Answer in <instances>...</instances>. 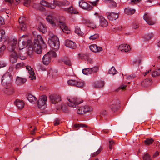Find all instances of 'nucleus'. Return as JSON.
Returning a JSON list of instances; mask_svg holds the SVG:
<instances>
[{
	"label": "nucleus",
	"mask_w": 160,
	"mask_h": 160,
	"mask_svg": "<svg viewBox=\"0 0 160 160\" xmlns=\"http://www.w3.org/2000/svg\"><path fill=\"white\" fill-rule=\"evenodd\" d=\"M17 40L13 39L10 40L9 43L8 48L10 53V61L12 63L16 62L18 58V55L17 52L18 48L17 47Z\"/></svg>",
	"instance_id": "obj_1"
},
{
	"label": "nucleus",
	"mask_w": 160,
	"mask_h": 160,
	"mask_svg": "<svg viewBox=\"0 0 160 160\" xmlns=\"http://www.w3.org/2000/svg\"><path fill=\"white\" fill-rule=\"evenodd\" d=\"M11 77L8 73L4 75L2 78V84L3 87V92L8 95H11L13 92V89L11 83Z\"/></svg>",
	"instance_id": "obj_2"
},
{
	"label": "nucleus",
	"mask_w": 160,
	"mask_h": 160,
	"mask_svg": "<svg viewBox=\"0 0 160 160\" xmlns=\"http://www.w3.org/2000/svg\"><path fill=\"white\" fill-rule=\"evenodd\" d=\"M47 21L53 26H55L56 24H59L60 28L64 33L68 34L70 31L63 22L56 18L54 15H48L46 18Z\"/></svg>",
	"instance_id": "obj_3"
},
{
	"label": "nucleus",
	"mask_w": 160,
	"mask_h": 160,
	"mask_svg": "<svg viewBox=\"0 0 160 160\" xmlns=\"http://www.w3.org/2000/svg\"><path fill=\"white\" fill-rule=\"evenodd\" d=\"M42 44H44V42L42 37L39 35L37 36V39L34 41V43L32 47H31L28 51V53L31 54L32 53V51L35 52L39 54L41 52V45Z\"/></svg>",
	"instance_id": "obj_4"
},
{
	"label": "nucleus",
	"mask_w": 160,
	"mask_h": 160,
	"mask_svg": "<svg viewBox=\"0 0 160 160\" xmlns=\"http://www.w3.org/2000/svg\"><path fill=\"white\" fill-rule=\"evenodd\" d=\"M48 43L50 47L53 49L57 51L59 48L60 43L58 38L54 35L52 32H49L48 34Z\"/></svg>",
	"instance_id": "obj_5"
},
{
	"label": "nucleus",
	"mask_w": 160,
	"mask_h": 160,
	"mask_svg": "<svg viewBox=\"0 0 160 160\" xmlns=\"http://www.w3.org/2000/svg\"><path fill=\"white\" fill-rule=\"evenodd\" d=\"M68 101V105L71 107L76 108L78 105L82 102V101L80 98H78L75 96H71L67 98Z\"/></svg>",
	"instance_id": "obj_6"
},
{
	"label": "nucleus",
	"mask_w": 160,
	"mask_h": 160,
	"mask_svg": "<svg viewBox=\"0 0 160 160\" xmlns=\"http://www.w3.org/2000/svg\"><path fill=\"white\" fill-rule=\"evenodd\" d=\"M30 41H28V36L24 35L20 37L18 40V47L19 50H21L27 47Z\"/></svg>",
	"instance_id": "obj_7"
},
{
	"label": "nucleus",
	"mask_w": 160,
	"mask_h": 160,
	"mask_svg": "<svg viewBox=\"0 0 160 160\" xmlns=\"http://www.w3.org/2000/svg\"><path fill=\"white\" fill-rule=\"evenodd\" d=\"M56 53L53 51H50L47 52L43 57L42 62L45 65H48L51 62L52 57H55Z\"/></svg>",
	"instance_id": "obj_8"
},
{
	"label": "nucleus",
	"mask_w": 160,
	"mask_h": 160,
	"mask_svg": "<svg viewBox=\"0 0 160 160\" xmlns=\"http://www.w3.org/2000/svg\"><path fill=\"white\" fill-rule=\"evenodd\" d=\"M93 110L92 108L88 105H85L80 107L77 110V113L80 115H83L88 112H90Z\"/></svg>",
	"instance_id": "obj_9"
},
{
	"label": "nucleus",
	"mask_w": 160,
	"mask_h": 160,
	"mask_svg": "<svg viewBox=\"0 0 160 160\" xmlns=\"http://www.w3.org/2000/svg\"><path fill=\"white\" fill-rule=\"evenodd\" d=\"M67 83L69 85L79 88L82 87L84 85V83L83 81L73 79L68 80Z\"/></svg>",
	"instance_id": "obj_10"
},
{
	"label": "nucleus",
	"mask_w": 160,
	"mask_h": 160,
	"mask_svg": "<svg viewBox=\"0 0 160 160\" xmlns=\"http://www.w3.org/2000/svg\"><path fill=\"white\" fill-rule=\"evenodd\" d=\"M47 101V97L45 95L41 97L38 102V108L41 109H44L46 107V102Z\"/></svg>",
	"instance_id": "obj_11"
},
{
	"label": "nucleus",
	"mask_w": 160,
	"mask_h": 160,
	"mask_svg": "<svg viewBox=\"0 0 160 160\" xmlns=\"http://www.w3.org/2000/svg\"><path fill=\"white\" fill-rule=\"evenodd\" d=\"M120 101L118 99H114L111 102L110 108L112 112H115L120 107Z\"/></svg>",
	"instance_id": "obj_12"
},
{
	"label": "nucleus",
	"mask_w": 160,
	"mask_h": 160,
	"mask_svg": "<svg viewBox=\"0 0 160 160\" xmlns=\"http://www.w3.org/2000/svg\"><path fill=\"white\" fill-rule=\"evenodd\" d=\"M79 5L81 8L85 10L89 11L92 9V6L83 0H80L79 1Z\"/></svg>",
	"instance_id": "obj_13"
},
{
	"label": "nucleus",
	"mask_w": 160,
	"mask_h": 160,
	"mask_svg": "<svg viewBox=\"0 0 160 160\" xmlns=\"http://www.w3.org/2000/svg\"><path fill=\"white\" fill-rule=\"evenodd\" d=\"M49 98L51 102L54 104H55L57 102L61 100L60 96L58 94L51 95H50Z\"/></svg>",
	"instance_id": "obj_14"
},
{
	"label": "nucleus",
	"mask_w": 160,
	"mask_h": 160,
	"mask_svg": "<svg viewBox=\"0 0 160 160\" xmlns=\"http://www.w3.org/2000/svg\"><path fill=\"white\" fill-rule=\"evenodd\" d=\"M82 23L86 24L88 26L92 28H94L96 27V25L94 22L90 20L83 18L82 20Z\"/></svg>",
	"instance_id": "obj_15"
},
{
	"label": "nucleus",
	"mask_w": 160,
	"mask_h": 160,
	"mask_svg": "<svg viewBox=\"0 0 160 160\" xmlns=\"http://www.w3.org/2000/svg\"><path fill=\"white\" fill-rule=\"evenodd\" d=\"M143 18L147 23L149 25H152L155 23V21L152 20L151 16L148 14H145L143 17Z\"/></svg>",
	"instance_id": "obj_16"
},
{
	"label": "nucleus",
	"mask_w": 160,
	"mask_h": 160,
	"mask_svg": "<svg viewBox=\"0 0 160 160\" xmlns=\"http://www.w3.org/2000/svg\"><path fill=\"white\" fill-rule=\"evenodd\" d=\"M27 70L28 71V73H29L30 75L29 77L31 78V79L33 80L36 79V76H34L35 73L30 66H25Z\"/></svg>",
	"instance_id": "obj_17"
},
{
	"label": "nucleus",
	"mask_w": 160,
	"mask_h": 160,
	"mask_svg": "<svg viewBox=\"0 0 160 160\" xmlns=\"http://www.w3.org/2000/svg\"><path fill=\"white\" fill-rule=\"evenodd\" d=\"M14 103L19 109H22L24 106V102L23 100H22L16 99L14 102Z\"/></svg>",
	"instance_id": "obj_18"
},
{
	"label": "nucleus",
	"mask_w": 160,
	"mask_h": 160,
	"mask_svg": "<svg viewBox=\"0 0 160 160\" xmlns=\"http://www.w3.org/2000/svg\"><path fill=\"white\" fill-rule=\"evenodd\" d=\"M65 45L66 47L72 49H76L77 47L76 44L75 42L69 40H66Z\"/></svg>",
	"instance_id": "obj_19"
},
{
	"label": "nucleus",
	"mask_w": 160,
	"mask_h": 160,
	"mask_svg": "<svg viewBox=\"0 0 160 160\" xmlns=\"http://www.w3.org/2000/svg\"><path fill=\"white\" fill-rule=\"evenodd\" d=\"M40 3L43 6L49 8L51 9H54L56 7V5L54 3H49L45 0H42L40 1Z\"/></svg>",
	"instance_id": "obj_20"
},
{
	"label": "nucleus",
	"mask_w": 160,
	"mask_h": 160,
	"mask_svg": "<svg viewBox=\"0 0 160 160\" xmlns=\"http://www.w3.org/2000/svg\"><path fill=\"white\" fill-rule=\"evenodd\" d=\"M90 50L94 52H99L102 50V48L98 46L96 44H92L90 46Z\"/></svg>",
	"instance_id": "obj_21"
},
{
	"label": "nucleus",
	"mask_w": 160,
	"mask_h": 160,
	"mask_svg": "<svg viewBox=\"0 0 160 160\" xmlns=\"http://www.w3.org/2000/svg\"><path fill=\"white\" fill-rule=\"evenodd\" d=\"M118 17V13H115L113 12L108 13V14L107 18L111 21L115 20L117 19Z\"/></svg>",
	"instance_id": "obj_22"
},
{
	"label": "nucleus",
	"mask_w": 160,
	"mask_h": 160,
	"mask_svg": "<svg viewBox=\"0 0 160 160\" xmlns=\"http://www.w3.org/2000/svg\"><path fill=\"white\" fill-rule=\"evenodd\" d=\"M129 45L127 44H121L119 46L118 49L121 51H123L125 52H128L130 49Z\"/></svg>",
	"instance_id": "obj_23"
},
{
	"label": "nucleus",
	"mask_w": 160,
	"mask_h": 160,
	"mask_svg": "<svg viewBox=\"0 0 160 160\" xmlns=\"http://www.w3.org/2000/svg\"><path fill=\"white\" fill-rule=\"evenodd\" d=\"M99 18L100 19V25L103 27H107L108 24V22L106 20H105L103 17L101 16H99Z\"/></svg>",
	"instance_id": "obj_24"
},
{
	"label": "nucleus",
	"mask_w": 160,
	"mask_h": 160,
	"mask_svg": "<svg viewBox=\"0 0 160 160\" xmlns=\"http://www.w3.org/2000/svg\"><path fill=\"white\" fill-rule=\"evenodd\" d=\"M27 81L25 78H22L17 77L16 79V83L18 85H21L25 83Z\"/></svg>",
	"instance_id": "obj_25"
},
{
	"label": "nucleus",
	"mask_w": 160,
	"mask_h": 160,
	"mask_svg": "<svg viewBox=\"0 0 160 160\" xmlns=\"http://www.w3.org/2000/svg\"><path fill=\"white\" fill-rule=\"evenodd\" d=\"M24 19L23 17H21L19 19V22L20 24V27L21 30L24 31L26 30V25L24 23V21L23 20Z\"/></svg>",
	"instance_id": "obj_26"
},
{
	"label": "nucleus",
	"mask_w": 160,
	"mask_h": 160,
	"mask_svg": "<svg viewBox=\"0 0 160 160\" xmlns=\"http://www.w3.org/2000/svg\"><path fill=\"white\" fill-rule=\"evenodd\" d=\"M64 10L71 14H77L78 13V12L72 6H71L68 8H65Z\"/></svg>",
	"instance_id": "obj_27"
},
{
	"label": "nucleus",
	"mask_w": 160,
	"mask_h": 160,
	"mask_svg": "<svg viewBox=\"0 0 160 160\" xmlns=\"http://www.w3.org/2000/svg\"><path fill=\"white\" fill-rule=\"evenodd\" d=\"M105 84L104 82L102 81H99L96 82L94 85L93 87L95 88H99L101 87H103Z\"/></svg>",
	"instance_id": "obj_28"
},
{
	"label": "nucleus",
	"mask_w": 160,
	"mask_h": 160,
	"mask_svg": "<svg viewBox=\"0 0 160 160\" xmlns=\"http://www.w3.org/2000/svg\"><path fill=\"white\" fill-rule=\"evenodd\" d=\"M100 117L101 119H106V116L108 115V112L105 110H102L100 112Z\"/></svg>",
	"instance_id": "obj_29"
},
{
	"label": "nucleus",
	"mask_w": 160,
	"mask_h": 160,
	"mask_svg": "<svg viewBox=\"0 0 160 160\" xmlns=\"http://www.w3.org/2000/svg\"><path fill=\"white\" fill-rule=\"evenodd\" d=\"M27 98L28 100L32 103H34L37 100L36 98L31 94H29Z\"/></svg>",
	"instance_id": "obj_30"
},
{
	"label": "nucleus",
	"mask_w": 160,
	"mask_h": 160,
	"mask_svg": "<svg viewBox=\"0 0 160 160\" xmlns=\"http://www.w3.org/2000/svg\"><path fill=\"white\" fill-rule=\"evenodd\" d=\"M82 72L83 74L88 75V74L92 73V68H88L83 69L82 70Z\"/></svg>",
	"instance_id": "obj_31"
},
{
	"label": "nucleus",
	"mask_w": 160,
	"mask_h": 160,
	"mask_svg": "<svg viewBox=\"0 0 160 160\" xmlns=\"http://www.w3.org/2000/svg\"><path fill=\"white\" fill-rule=\"evenodd\" d=\"M38 28L40 31L43 33H45L47 31L46 28L44 25L40 23L39 25Z\"/></svg>",
	"instance_id": "obj_32"
},
{
	"label": "nucleus",
	"mask_w": 160,
	"mask_h": 160,
	"mask_svg": "<svg viewBox=\"0 0 160 160\" xmlns=\"http://www.w3.org/2000/svg\"><path fill=\"white\" fill-rule=\"evenodd\" d=\"M135 12V9H131L129 8H126L125 9V12L128 15H132Z\"/></svg>",
	"instance_id": "obj_33"
},
{
	"label": "nucleus",
	"mask_w": 160,
	"mask_h": 160,
	"mask_svg": "<svg viewBox=\"0 0 160 160\" xmlns=\"http://www.w3.org/2000/svg\"><path fill=\"white\" fill-rule=\"evenodd\" d=\"M60 108L63 112H68V109L67 107L64 104H62L61 107L58 108V109H59Z\"/></svg>",
	"instance_id": "obj_34"
},
{
	"label": "nucleus",
	"mask_w": 160,
	"mask_h": 160,
	"mask_svg": "<svg viewBox=\"0 0 160 160\" xmlns=\"http://www.w3.org/2000/svg\"><path fill=\"white\" fill-rule=\"evenodd\" d=\"M75 32L79 36H82L83 35V33L81 32L80 28L78 27L75 28Z\"/></svg>",
	"instance_id": "obj_35"
},
{
	"label": "nucleus",
	"mask_w": 160,
	"mask_h": 160,
	"mask_svg": "<svg viewBox=\"0 0 160 160\" xmlns=\"http://www.w3.org/2000/svg\"><path fill=\"white\" fill-rule=\"evenodd\" d=\"M25 65L24 63L22 62L17 63L15 67V68L16 69H19L20 68H23L25 67Z\"/></svg>",
	"instance_id": "obj_36"
},
{
	"label": "nucleus",
	"mask_w": 160,
	"mask_h": 160,
	"mask_svg": "<svg viewBox=\"0 0 160 160\" xmlns=\"http://www.w3.org/2000/svg\"><path fill=\"white\" fill-rule=\"evenodd\" d=\"M103 149L102 147H100L99 149L96 152H93L91 154V156L92 157H95Z\"/></svg>",
	"instance_id": "obj_37"
},
{
	"label": "nucleus",
	"mask_w": 160,
	"mask_h": 160,
	"mask_svg": "<svg viewBox=\"0 0 160 160\" xmlns=\"http://www.w3.org/2000/svg\"><path fill=\"white\" fill-rule=\"evenodd\" d=\"M150 83V81L148 79H145L144 81L142 82L141 85L142 86H144V87L147 86V85H149Z\"/></svg>",
	"instance_id": "obj_38"
},
{
	"label": "nucleus",
	"mask_w": 160,
	"mask_h": 160,
	"mask_svg": "<svg viewBox=\"0 0 160 160\" xmlns=\"http://www.w3.org/2000/svg\"><path fill=\"white\" fill-rule=\"evenodd\" d=\"M99 37V35L98 34L96 33L94 34L91 36L89 38V39L92 41L95 40L98 38Z\"/></svg>",
	"instance_id": "obj_39"
},
{
	"label": "nucleus",
	"mask_w": 160,
	"mask_h": 160,
	"mask_svg": "<svg viewBox=\"0 0 160 160\" xmlns=\"http://www.w3.org/2000/svg\"><path fill=\"white\" fill-rule=\"evenodd\" d=\"M154 142V140L152 138H147L145 140V143L146 145H149L152 144Z\"/></svg>",
	"instance_id": "obj_40"
},
{
	"label": "nucleus",
	"mask_w": 160,
	"mask_h": 160,
	"mask_svg": "<svg viewBox=\"0 0 160 160\" xmlns=\"http://www.w3.org/2000/svg\"><path fill=\"white\" fill-rule=\"evenodd\" d=\"M63 62L65 64L69 66L71 65V62L70 61V60L67 58H66L63 59Z\"/></svg>",
	"instance_id": "obj_41"
},
{
	"label": "nucleus",
	"mask_w": 160,
	"mask_h": 160,
	"mask_svg": "<svg viewBox=\"0 0 160 160\" xmlns=\"http://www.w3.org/2000/svg\"><path fill=\"white\" fill-rule=\"evenodd\" d=\"M160 75V68L152 72V76L153 77Z\"/></svg>",
	"instance_id": "obj_42"
},
{
	"label": "nucleus",
	"mask_w": 160,
	"mask_h": 160,
	"mask_svg": "<svg viewBox=\"0 0 160 160\" xmlns=\"http://www.w3.org/2000/svg\"><path fill=\"white\" fill-rule=\"evenodd\" d=\"M153 36V34L152 33H150L145 35L144 36V38L146 40H150Z\"/></svg>",
	"instance_id": "obj_43"
},
{
	"label": "nucleus",
	"mask_w": 160,
	"mask_h": 160,
	"mask_svg": "<svg viewBox=\"0 0 160 160\" xmlns=\"http://www.w3.org/2000/svg\"><path fill=\"white\" fill-rule=\"evenodd\" d=\"M117 71L114 67L112 66L111 69L109 70L108 72L110 74H112L114 75L117 73Z\"/></svg>",
	"instance_id": "obj_44"
},
{
	"label": "nucleus",
	"mask_w": 160,
	"mask_h": 160,
	"mask_svg": "<svg viewBox=\"0 0 160 160\" xmlns=\"http://www.w3.org/2000/svg\"><path fill=\"white\" fill-rule=\"evenodd\" d=\"M79 58L82 59L87 58L88 56L87 55L81 53L78 54Z\"/></svg>",
	"instance_id": "obj_45"
},
{
	"label": "nucleus",
	"mask_w": 160,
	"mask_h": 160,
	"mask_svg": "<svg viewBox=\"0 0 160 160\" xmlns=\"http://www.w3.org/2000/svg\"><path fill=\"white\" fill-rule=\"evenodd\" d=\"M5 34L4 31L3 30H0V42L2 40V38L4 37Z\"/></svg>",
	"instance_id": "obj_46"
},
{
	"label": "nucleus",
	"mask_w": 160,
	"mask_h": 160,
	"mask_svg": "<svg viewBox=\"0 0 160 160\" xmlns=\"http://www.w3.org/2000/svg\"><path fill=\"white\" fill-rule=\"evenodd\" d=\"M24 5L26 7H28L30 5L31 2L30 0H24Z\"/></svg>",
	"instance_id": "obj_47"
},
{
	"label": "nucleus",
	"mask_w": 160,
	"mask_h": 160,
	"mask_svg": "<svg viewBox=\"0 0 160 160\" xmlns=\"http://www.w3.org/2000/svg\"><path fill=\"white\" fill-rule=\"evenodd\" d=\"M108 3L111 5L112 6L116 7V3L114 1L111 0H108Z\"/></svg>",
	"instance_id": "obj_48"
},
{
	"label": "nucleus",
	"mask_w": 160,
	"mask_h": 160,
	"mask_svg": "<svg viewBox=\"0 0 160 160\" xmlns=\"http://www.w3.org/2000/svg\"><path fill=\"white\" fill-rule=\"evenodd\" d=\"M136 77V76L135 74H132L131 75L128 76L127 77V79H131L135 78Z\"/></svg>",
	"instance_id": "obj_49"
},
{
	"label": "nucleus",
	"mask_w": 160,
	"mask_h": 160,
	"mask_svg": "<svg viewBox=\"0 0 160 160\" xmlns=\"http://www.w3.org/2000/svg\"><path fill=\"white\" fill-rule=\"evenodd\" d=\"M143 160H151L149 155L147 153L145 154L143 157Z\"/></svg>",
	"instance_id": "obj_50"
},
{
	"label": "nucleus",
	"mask_w": 160,
	"mask_h": 160,
	"mask_svg": "<svg viewBox=\"0 0 160 160\" xmlns=\"http://www.w3.org/2000/svg\"><path fill=\"white\" fill-rule=\"evenodd\" d=\"M18 54V57H19V58L21 60H25L27 58L26 56L22 55V54H21L20 52H19Z\"/></svg>",
	"instance_id": "obj_51"
},
{
	"label": "nucleus",
	"mask_w": 160,
	"mask_h": 160,
	"mask_svg": "<svg viewBox=\"0 0 160 160\" xmlns=\"http://www.w3.org/2000/svg\"><path fill=\"white\" fill-rule=\"evenodd\" d=\"M6 48V46L4 45H2L0 48V52L2 53L3 54L4 53V52L5 49Z\"/></svg>",
	"instance_id": "obj_52"
},
{
	"label": "nucleus",
	"mask_w": 160,
	"mask_h": 160,
	"mask_svg": "<svg viewBox=\"0 0 160 160\" xmlns=\"http://www.w3.org/2000/svg\"><path fill=\"white\" fill-rule=\"evenodd\" d=\"M5 2L8 3V5L11 6L13 2V0H5Z\"/></svg>",
	"instance_id": "obj_53"
},
{
	"label": "nucleus",
	"mask_w": 160,
	"mask_h": 160,
	"mask_svg": "<svg viewBox=\"0 0 160 160\" xmlns=\"http://www.w3.org/2000/svg\"><path fill=\"white\" fill-rule=\"evenodd\" d=\"M114 143L113 141H109V148L110 149H111L112 148V145Z\"/></svg>",
	"instance_id": "obj_54"
},
{
	"label": "nucleus",
	"mask_w": 160,
	"mask_h": 160,
	"mask_svg": "<svg viewBox=\"0 0 160 160\" xmlns=\"http://www.w3.org/2000/svg\"><path fill=\"white\" fill-rule=\"evenodd\" d=\"M132 27L133 28L136 29L138 28V25L136 22H134L132 24Z\"/></svg>",
	"instance_id": "obj_55"
},
{
	"label": "nucleus",
	"mask_w": 160,
	"mask_h": 160,
	"mask_svg": "<svg viewBox=\"0 0 160 160\" xmlns=\"http://www.w3.org/2000/svg\"><path fill=\"white\" fill-rule=\"evenodd\" d=\"M92 73L96 72L98 70V68L97 67H95L92 68Z\"/></svg>",
	"instance_id": "obj_56"
},
{
	"label": "nucleus",
	"mask_w": 160,
	"mask_h": 160,
	"mask_svg": "<svg viewBox=\"0 0 160 160\" xmlns=\"http://www.w3.org/2000/svg\"><path fill=\"white\" fill-rule=\"evenodd\" d=\"M127 86V85H122L118 89H122V90H124Z\"/></svg>",
	"instance_id": "obj_57"
},
{
	"label": "nucleus",
	"mask_w": 160,
	"mask_h": 160,
	"mask_svg": "<svg viewBox=\"0 0 160 160\" xmlns=\"http://www.w3.org/2000/svg\"><path fill=\"white\" fill-rule=\"evenodd\" d=\"M60 122H59V121H55L53 122V124L54 126H57L58 125Z\"/></svg>",
	"instance_id": "obj_58"
},
{
	"label": "nucleus",
	"mask_w": 160,
	"mask_h": 160,
	"mask_svg": "<svg viewBox=\"0 0 160 160\" xmlns=\"http://www.w3.org/2000/svg\"><path fill=\"white\" fill-rule=\"evenodd\" d=\"M87 59L88 61L90 63H92L93 62V60L92 59L88 57H87Z\"/></svg>",
	"instance_id": "obj_59"
},
{
	"label": "nucleus",
	"mask_w": 160,
	"mask_h": 160,
	"mask_svg": "<svg viewBox=\"0 0 160 160\" xmlns=\"http://www.w3.org/2000/svg\"><path fill=\"white\" fill-rule=\"evenodd\" d=\"M122 27L120 26H116L115 28H113V29H117V30H121L122 29Z\"/></svg>",
	"instance_id": "obj_60"
},
{
	"label": "nucleus",
	"mask_w": 160,
	"mask_h": 160,
	"mask_svg": "<svg viewBox=\"0 0 160 160\" xmlns=\"http://www.w3.org/2000/svg\"><path fill=\"white\" fill-rule=\"evenodd\" d=\"M141 0H132L131 2H133L134 3H136L139 2Z\"/></svg>",
	"instance_id": "obj_61"
},
{
	"label": "nucleus",
	"mask_w": 160,
	"mask_h": 160,
	"mask_svg": "<svg viewBox=\"0 0 160 160\" xmlns=\"http://www.w3.org/2000/svg\"><path fill=\"white\" fill-rule=\"evenodd\" d=\"M36 129V128L35 127L33 130L31 131V134L32 135H34V134L35 133V131Z\"/></svg>",
	"instance_id": "obj_62"
},
{
	"label": "nucleus",
	"mask_w": 160,
	"mask_h": 160,
	"mask_svg": "<svg viewBox=\"0 0 160 160\" xmlns=\"http://www.w3.org/2000/svg\"><path fill=\"white\" fill-rule=\"evenodd\" d=\"M74 126L75 128L81 127L80 124H75L74 125Z\"/></svg>",
	"instance_id": "obj_63"
},
{
	"label": "nucleus",
	"mask_w": 160,
	"mask_h": 160,
	"mask_svg": "<svg viewBox=\"0 0 160 160\" xmlns=\"http://www.w3.org/2000/svg\"><path fill=\"white\" fill-rule=\"evenodd\" d=\"M159 154V152L158 151H156L154 154V157H156Z\"/></svg>",
	"instance_id": "obj_64"
}]
</instances>
